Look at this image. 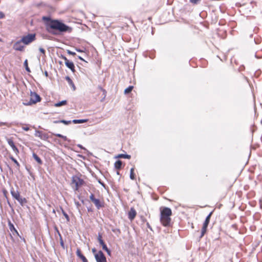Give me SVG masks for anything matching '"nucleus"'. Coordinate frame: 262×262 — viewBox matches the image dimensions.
I'll use <instances>...</instances> for the list:
<instances>
[{
    "label": "nucleus",
    "mask_w": 262,
    "mask_h": 262,
    "mask_svg": "<svg viewBox=\"0 0 262 262\" xmlns=\"http://www.w3.org/2000/svg\"><path fill=\"white\" fill-rule=\"evenodd\" d=\"M212 213L213 212L211 211L210 212L208 215L206 217V219L203 223L205 225H207L208 226L209 225V223L210 222V219H211V215L212 214Z\"/></svg>",
    "instance_id": "23"
},
{
    "label": "nucleus",
    "mask_w": 262,
    "mask_h": 262,
    "mask_svg": "<svg viewBox=\"0 0 262 262\" xmlns=\"http://www.w3.org/2000/svg\"><path fill=\"white\" fill-rule=\"evenodd\" d=\"M62 139H63L64 141H68V142H70L71 141V140H70L69 139H68L66 136H62V137L61 138Z\"/></svg>",
    "instance_id": "45"
},
{
    "label": "nucleus",
    "mask_w": 262,
    "mask_h": 262,
    "mask_svg": "<svg viewBox=\"0 0 262 262\" xmlns=\"http://www.w3.org/2000/svg\"><path fill=\"white\" fill-rule=\"evenodd\" d=\"M7 166H8V167L9 168V170H10V172L12 174H13V170H12V168H11L10 166H9V165H7Z\"/></svg>",
    "instance_id": "58"
},
{
    "label": "nucleus",
    "mask_w": 262,
    "mask_h": 262,
    "mask_svg": "<svg viewBox=\"0 0 262 262\" xmlns=\"http://www.w3.org/2000/svg\"><path fill=\"white\" fill-rule=\"evenodd\" d=\"M98 89H99L101 91H102L103 90H104L101 85H98Z\"/></svg>",
    "instance_id": "61"
},
{
    "label": "nucleus",
    "mask_w": 262,
    "mask_h": 262,
    "mask_svg": "<svg viewBox=\"0 0 262 262\" xmlns=\"http://www.w3.org/2000/svg\"><path fill=\"white\" fill-rule=\"evenodd\" d=\"M60 58H61L63 59L64 60V61H65V62H66V61H69V60H68V59H67V58L65 56H64L63 55H61V56H60Z\"/></svg>",
    "instance_id": "46"
},
{
    "label": "nucleus",
    "mask_w": 262,
    "mask_h": 262,
    "mask_svg": "<svg viewBox=\"0 0 262 262\" xmlns=\"http://www.w3.org/2000/svg\"><path fill=\"white\" fill-rule=\"evenodd\" d=\"M67 104V101L66 100H63L55 103L54 106L55 107H60L61 106L66 105Z\"/></svg>",
    "instance_id": "22"
},
{
    "label": "nucleus",
    "mask_w": 262,
    "mask_h": 262,
    "mask_svg": "<svg viewBox=\"0 0 262 262\" xmlns=\"http://www.w3.org/2000/svg\"><path fill=\"white\" fill-rule=\"evenodd\" d=\"M207 228H208V225H205L204 224H203V227L201 229V235L200 236V238H201L203 237V236L204 235V234L206 233V232L207 231Z\"/></svg>",
    "instance_id": "20"
},
{
    "label": "nucleus",
    "mask_w": 262,
    "mask_h": 262,
    "mask_svg": "<svg viewBox=\"0 0 262 262\" xmlns=\"http://www.w3.org/2000/svg\"><path fill=\"white\" fill-rule=\"evenodd\" d=\"M8 144L11 146L13 151L16 154H18L19 153V150L17 147L15 146L12 138H6Z\"/></svg>",
    "instance_id": "10"
},
{
    "label": "nucleus",
    "mask_w": 262,
    "mask_h": 262,
    "mask_svg": "<svg viewBox=\"0 0 262 262\" xmlns=\"http://www.w3.org/2000/svg\"><path fill=\"white\" fill-rule=\"evenodd\" d=\"M114 167L116 169L119 170L122 167V162L120 160H117L114 163Z\"/></svg>",
    "instance_id": "17"
},
{
    "label": "nucleus",
    "mask_w": 262,
    "mask_h": 262,
    "mask_svg": "<svg viewBox=\"0 0 262 262\" xmlns=\"http://www.w3.org/2000/svg\"><path fill=\"white\" fill-rule=\"evenodd\" d=\"M60 209L61 210V212H62L63 215L66 219L67 221L68 222H70V217L68 215V214L65 212V211L63 210V209L61 207H60Z\"/></svg>",
    "instance_id": "30"
},
{
    "label": "nucleus",
    "mask_w": 262,
    "mask_h": 262,
    "mask_svg": "<svg viewBox=\"0 0 262 262\" xmlns=\"http://www.w3.org/2000/svg\"><path fill=\"white\" fill-rule=\"evenodd\" d=\"M2 125H6V126L9 127V126H10L11 124L8 123L7 122H0V126H2Z\"/></svg>",
    "instance_id": "39"
},
{
    "label": "nucleus",
    "mask_w": 262,
    "mask_h": 262,
    "mask_svg": "<svg viewBox=\"0 0 262 262\" xmlns=\"http://www.w3.org/2000/svg\"><path fill=\"white\" fill-rule=\"evenodd\" d=\"M104 251H106V252L109 256L111 255V250L110 249L107 248L105 250H104Z\"/></svg>",
    "instance_id": "44"
},
{
    "label": "nucleus",
    "mask_w": 262,
    "mask_h": 262,
    "mask_svg": "<svg viewBox=\"0 0 262 262\" xmlns=\"http://www.w3.org/2000/svg\"><path fill=\"white\" fill-rule=\"evenodd\" d=\"M39 51H40V52L41 53H42V54H43L44 55H45V54H46V51H45V50L43 48H41V47H40V48H39Z\"/></svg>",
    "instance_id": "42"
},
{
    "label": "nucleus",
    "mask_w": 262,
    "mask_h": 262,
    "mask_svg": "<svg viewBox=\"0 0 262 262\" xmlns=\"http://www.w3.org/2000/svg\"><path fill=\"white\" fill-rule=\"evenodd\" d=\"M242 76L243 77V78L246 80L247 82L248 81V78L246 76H245L242 73Z\"/></svg>",
    "instance_id": "57"
},
{
    "label": "nucleus",
    "mask_w": 262,
    "mask_h": 262,
    "mask_svg": "<svg viewBox=\"0 0 262 262\" xmlns=\"http://www.w3.org/2000/svg\"><path fill=\"white\" fill-rule=\"evenodd\" d=\"M77 256L81 259L82 262H88L86 258L83 255L80 249H77L76 250Z\"/></svg>",
    "instance_id": "14"
},
{
    "label": "nucleus",
    "mask_w": 262,
    "mask_h": 262,
    "mask_svg": "<svg viewBox=\"0 0 262 262\" xmlns=\"http://www.w3.org/2000/svg\"><path fill=\"white\" fill-rule=\"evenodd\" d=\"M35 136L40 138L41 140H47L49 139L48 134L43 133L42 131L35 130Z\"/></svg>",
    "instance_id": "11"
},
{
    "label": "nucleus",
    "mask_w": 262,
    "mask_h": 262,
    "mask_svg": "<svg viewBox=\"0 0 262 262\" xmlns=\"http://www.w3.org/2000/svg\"><path fill=\"white\" fill-rule=\"evenodd\" d=\"M77 146L79 147L80 149L84 150V154H86L88 156L92 155V154L86 148H85L84 146H83L80 144H78Z\"/></svg>",
    "instance_id": "24"
},
{
    "label": "nucleus",
    "mask_w": 262,
    "mask_h": 262,
    "mask_svg": "<svg viewBox=\"0 0 262 262\" xmlns=\"http://www.w3.org/2000/svg\"><path fill=\"white\" fill-rule=\"evenodd\" d=\"M253 34H251L249 35V37H250V38H252L253 37Z\"/></svg>",
    "instance_id": "64"
},
{
    "label": "nucleus",
    "mask_w": 262,
    "mask_h": 262,
    "mask_svg": "<svg viewBox=\"0 0 262 262\" xmlns=\"http://www.w3.org/2000/svg\"><path fill=\"white\" fill-rule=\"evenodd\" d=\"M259 30V28L257 27H255L254 29H253V32L255 33H257L258 32Z\"/></svg>",
    "instance_id": "49"
},
{
    "label": "nucleus",
    "mask_w": 262,
    "mask_h": 262,
    "mask_svg": "<svg viewBox=\"0 0 262 262\" xmlns=\"http://www.w3.org/2000/svg\"><path fill=\"white\" fill-rule=\"evenodd\" d=\"M92 253L95 255L96 253H97V251L95 248H93L92 249Z\"/></svg>",
    "instance_id": "48"
},
{
    "label": "nucleus",
    "mask_w": 262,
    "mask_h": 262,
    "mask_svg": "<svg viewBox=\"0 0 262 262\" xmlns=\"http://www.w3.org/2000/svg\"><path fill=\"white\" fill-rule=\"evenodd\" d=\"M35 33H28L26 35L21 37L20 40L24 45H29L36 40Z\"/></svg>",
    "instance_id": "4"
},
{
    "label": "nucleus",
    "mask_w": 262,
    "mask_h": 262,
    "mask_svg": "<svg viewBox=\"0 0 262 262\" xmlns=\"http://www.w3.org/2000/svg\"><path fill=\"white\" fill-rule=\"evenodd\" d=\"M137 215V212L136 210L132 207L130 209V210L128 212V218L130 221H133L135 219L136 216Z\"/></svg>",
    "instance_id": "12"
},
{
    "label": "nucleus",
    "mask_w": 262,
    "mask_h": 262,
    "mask_svg": "<svg viewBox=\"0 0 262 262\" xmlns=\"http://www.w3.org/2000/svg\"><path fill=\"white\" fill-rule=\"evenodd\" d=\"M98 183L104 188H105V184L100 179L98 180Z\"/></svg>",
    "instance_id": "43"
},
{
    "label": "nucleus",
    "mask_w": 262,
    "mask_h": 262,
    "mask_svg": "<svg viewBox=\"0 0 262 262\" xmlns=\"http://www.w3.org/2000/svg\"><path fill=\"white\" fill-rule=\"evenodd\" d=\"M24 66L25 68V70H26V71L28 73H30L31 72V70H30V69L29 68V66H28V60L27 59H26L24 62Z\"/></svg>",
    "instance_id": "32"
},
{
    "label": "nucleus",
    "mask_w": 262,
    "mask_h": 262,
    "mask_svg": "<svg viewBox=\"0 0 262 262\" xmlns=\"http://www.w3.org/2000/svg\"><path fill=\"white\" fill-rule=\"evenodd\" d=\"M4 17H5L4 13L3 12L0 11V19H2L3 18H4Z\"/></svg>",
    "instance_id": "50"
},
{
    "label": "nucleus",
    "mask_w": 262,
    "mask_h": 262,
    "mask_svg": "<svg viewBox=\"0 0 262 262\" xmlns=\"http://www.w3.org/2000/svg\"><path fill=\"white\" fill-rule=\"evenodd\" d=\"M78 59H79L81 61H85V62H86L82 57H81L80 56H78Z\"/></svg>",
    "instance_id": "60"
},
{
    "label": "nucleus",
    "mask_w": 262,
    "mask_h": 262,
    "mask_svg": "<svg viewBox=\"0 0 262 262\" xmlns=\"http://www.w3.org/2000/svg\"><path fill=\"white\" fill-rule=\"evenodd\" d=\"M200 2L201 0H189V2L193 5H198Z\"/></svg>",
    "instance_id": "37"
},
{
    "label": "nucleus",
    "mask_w": 262,
    "mask_h": 262,
    "mask_svg": "<svg viewBox=\"0 0 262 262\" xmlns=\"http://www.w3.org/2000/svg\"><path fill=\"white\" fill-rule=\"evenodd\" d=\"M32 157L37 162L39 165H41L42 164V161L40 159V158L35 152H33L32 154Z\"/></svg>",
    "instance_id": "19"
},
{
    "label": "nucleus",
    "mask_w": 262,
    "mask_h": 262,
    "mask_svg": "<svg viewBox=\"0 0 262 262\" xmlns=\"http://www.w3.org/2000/svg\"><path fill=\"white\" fill-rule=\"evenodd\" d=\"M8 225L9 226V230H10L11 233H10V236L11 237V239L12 241H14V238L12 236L13 235H17L19 236V234L18 232L17 231V229L14 227L13 224L11 222L10 220H8Z\"/></svg>",
    "instance_id": "6"
},
{
    "label": "nucleus",
    "mask_w": 262,
    "mask_h": 262,
    "mask_svg": "<svg viewBox=\"0 0 262 262\" xmlns=\"http://www.w3.org/2000/svg\"><path fill=\"white\" fill-rule=\"evenodd\" d=\"M61 123L64 124V125H68L72 123V121L71 120H64V119H61Z\"/></svg>",
    "instance_id": "33"
},
{
    "label": "nucleus",
    "mask_w": 262,
    "mask_h": 262,
    "mask_svg": "<svg viewBox=\"0 0 262 262\" xmlns=\"http://www.w3.org/2000/svg\"><path fill=\"white\" fill-rule=\"evenodd\" d=\"M42 20L44 22L47 31L54 35L59 36L65 33H70L72 29L60 19H52L50 16H43Z\"/></svg>",
    "instance_id": "1"
},
{
    "label": "nucleus",
    "mask_w": 262,
    "mask_h": 262,
    "mask_svg": "<svg viewBox=\"0 0 262 262\" xmlns=\"http://www.w3.org/2000/svg\"><path fill=\"white\" fill-rule=\"evenodd\" d=\"M9 158L12 161H13L15 163V164H16L17 168L19 169L20 167V164L16 160V159L14 158L12 155H10L9 156Z\"/></svg>",
    "instance_id": "26"
},
{
    "label": "nucleus",
    "mask_w": 262,
    "mask_h": 262,
    "mask_svg": "<svg viewBox=\"0 0 262 262\" xmlns=\"http://www.w3.org/2000/svg\"><path fill=\"white\" fill-rule=\"evenodd\" d=\"M146 55L147 56H148L151 59H154L155 58V56H156V55H155V51H149V52H146Z\"/></svg>",
    "instance_id": "29"
},
{
    "label": "nucleus",
    "mask_w": 262,
    "mask_h": 262,
    "mask_svg": "<svg viewBox=\"0 0 262 262\" xmlns=\"http://www.w3.org/2000/svg\"><path fill=\"white\" fill-rule=\"evenodd\" d=\"M80 201L83 204H84V201L83 199H81Z\"/></svg>",
    "instance_id": "63"
},
{
    "label": "nucleus",
    "mask_w": 262,
    "mask_h": 262,
    "mask_svg": "<svg viewBox=\"0 0 262 262\" xmlns=\"http://www.w3.org/2000/svg\"><path fill=\"white\" fill-rule=\"evenodd\" d=\"M65 79L68 82L69 85L73 88V91H75L76 90V86L72 79L69 76H67L65 77Z\"/></svg>",
    "instance_id": "16"
},
{
    "label": "nucleus",
    "mask_w": 262,
    "mask_h": 262,
    "mask_svg": "<svg viewBox=\"0 0 262 262\" xmlns=\"http://www.w3.org/2000/svg\"><path fill=\"white\" fill-rule=\"evenodd\" d=\"M61 123V120H54L53 121V123L54 124H58Z\"/></svg>",
    "instance_id": "56"
},
{
    "label": "nucleus",
    "mask_w": 262,
    "mask_h": 262,
    "mask_svg": "<svg viewBox=\"0 0 262 262\" xmlns=\"http://www.w3.org/2000/svg\"><path fill=\"white\" fill-rule=\"evenodd\" d=\"M55 229L56 230V231L57 232V233H58V235L59 236L60 246L62 247V248L63 249H64L65 248V246H64V242L63 241L62 236H61L60 233L59 232V230H58V229L57 227H55Z\"/></svg>",
    "instance_id": "18"
},
{
    "label": "nucleus",
    "mask_w": 262,
    "mask_h": 262,
    "mask_svg": "<svg viewBox=\"0 0 262 262\" xmlns=\"http://www.w3.org/2000/svg\"><path fill=\"white\" fill-rule=\"evenodd\" d=\"M90 199L95 204L98 209H100L101 208L104 207V203L101 202L99 199L95 198L93 193L91 194Z\"/></svg>",
    "instance_id": "7"
},
{
    "label": "nucleus",
    "mask_w": 262,
    "mask_h": 262,
    "mask_svg": "<svg viewBox=\"0 0 262 262\" xmlns=\"http://www.w3.org/2000/svg\"><path fill=\"white\" fill-rule=\"evenodd\" d=\"M41 98L39 94L35 92H30V98L29 101L27 100L23 101V104L25 106L31 105L40 102Z\"/></svg>",
    "instance_id": "3"
},
{
    "label": "nucleus",
    "mask_w": 262,
    "mask_h": 262,
    "mask_svg": "<svg viewBox=\"0 0 262 262\" xmlns=\"http://www.w3.org/2000/svg\"><path fill=\"white\" fill-rule=\"evenodd\" d=\"M17 201L21 206H23L24 204L27 202V200L25 198H21V196Z\"/></svg>",
    "instance_id": "28"
},
{
    "label": "nucleus",
    "mask_w": 262,
    "mask_h": 262,
    "mask_svg": "<svg viewBox=\"0 0 262 262\" xmlns=\"http://www.w3.org/2000/svg\"><path fill=\"white\" fill-rule=\"evenodd\" d=\"M67 53H68V54L71 55H73V56H75V55H76L75 52L71 51H70L69 50H67Z\"/></svg>",
    "instance_id": "41"
},
{
    "label": "nucleus",
    "mask_w": 262,
    "mask_h": 262,
    "mask_svg": "<svg viewBox=\"0 0 262 262\" xmlns=\"http://www.w3.org/2000/svg\"><path fill=\"white\" fill-rule=\"evenodd\" d=\"M134 170L135 169L134 167H132L130 170L129 178L132 180H134L136 179V174L134 172Z\"/></svg>",
    "instance_id": "27"
},
{
    "label": "nucleus",
    "mask_w": 262,
    "mask_h": 262,
    "mask_svg": "<svg viewBox=\"0 0 262 262\" xmlns=\"http://www.w3.org/2000/svg\"><path fill=\"white\" fill-rule=\"evenodd\" d=\"M52 134L54 136H55L56 137H59V138H62V135L60 134H53L52 133Z\"/></svg>",
    "instance_id": "47"
},
{
    "label": "nucleus",
    "mask_w": 262,
    "mask_h": 262,
    "mask_svg": "<svg viewBox=\"0 0 262 262\" xmlns=\"http://www.w3.org/2000/svg\"><path fill=\"white\" fill-rule=\"evenodd\" d=\"M245 70V67L244 65L242 64L239 67V68L237 69V71L238 72L241 73L243 71H244Z\"/></svg>",
    "instance_id": "36"
},
{
    "label": "nucleus",
    "mask_w": 262,
    "mask_h": 262,
    "mask_svg": "<svg viewBox=\"0 0 262 262\" xmlns=\"http://www.w3.org/2000/svg\"><path fill=\"white\" fill-rule=\"evenodd\" d=\"M66 66L71 70V71L74 73L75 72V65L72 61H67L65 62Z\"/></svg>",
    "instance_id": "13"
},
{
    "label": "nucleus",
    "mask_w": 262,
    "mask_h": 262,
    "mask_svg": "<svg viewBox=\"0 0 262 262\" xmlns=\"http://www.w3.org/2000/svg\"><path fill=\"white\" fill-rule=\"evenodd\" d=\"M146 226L148 229H149L150 230L152 231V228H151V226L149 225L148 222L146 223Z\"/></svg>",
    "instance_id": "52"
},
{
    "label": "nucleus",
    "mask_w": 262,
    "mask_h": 262,
    "mask_svg": "<svg viewBox=\"0 0 262 262\" xmlns=\"http://www.w3.org/2000/svg\"><path fill=\"white\" fill-rule=\"evenodd\" d=\"M88 121L87 119H74L72 120V123L74 124L83 123Z\"/></svg>",
    "instance_id": "25"
},
{
    "label": "nucleus",
    "mask_w": 262,
    "mask_h": 262,
    "mask_svg": "<svg viewBox=\"0 0 262 262\" xmlns=\"http://www.w3.org/2000/svg\"><path fill=\"white\" fill-rule=\"evenodd\" d=\"M23 129L25 131H28L30 129V128L28 126H24L23 127Z\"/></svg>",
    "instance_id": "55"
},
{
    "label": "nucleus",
    "mask_w": 262,
    "mask_h": 262,
    "mask_svg": "<svg viewBox=\"0 0 262 262\" xmlns=\"http://www.w3.org/2000/svg\"><path fill=\"white\" fill-rule=\"evenodd\" d=\"M75 50H76V51L77 52H80V53L83 52V50H82V49H80V48H76L75 49Z\"/></svg>",
    "instance_id": "51"
},
{
    "label": "nucleus",
    "mask_w": 262,
    "mask_h": 262,
    "mask_svg": "<svg viewBox=\"0 0 262 262\" xmlns=\"http://www.w3.org/2000/svg\"><path fill=\"white\" fill-rule=\"evenodd\" d=\"M88 211L89 212H92L93 211V210L92 209L91 207H87Z\"/></svg>",
    "instance_id": "59"
},
{
    "label": "nucleus",
    "mask_w": 262,
    "mask_h": 262,
    "mask_svg": "<svg viewBox=\"0 0 262 262\" xmlns=\"http://www.w3.org/2000/svg\"><path fill=\"white\" fill-rule=\"evenodd\" d=\"M251 5H252V7L253 8L254 6H256V2L255 1H252L251 2Z\"/></svg>",
    "instance_id": "53"
},
{
    "label": "nucleus",
    "mask_w": 262,
    "mask_h": 262,
    "mask_svg": "<svg viewBox=\"0 0 262 262\" xmlns=\"http://www.w3.org/2000/svg\"><path fill=\"white\" fill-rule=\"evenodd\" d=\"M10 193L12 196L16 200L20 197L19 192L17 190L15 191L13 188L11 189Z\"/></svg>",
    "instance_id": "15"
},
{
    "label": "nucleus",
    "mask_w": 262,
    "mask_h": 262,
    "mask_svg": "<svg viewBox=\"0 0 262 262\" xmlns=\"http://www.w3.org/2000/svg\"><path fill=\"white\" fill-rule=\"evenodd\" d=\"M102 92L103 98H102L101 101H102L105 99V98L106 96V93H107V92L105 89L103 90Z\"/></svg>",
    "instance_id": "38"
},
{
    "label": "nucleus",
    "mask_w": 262,
    "mask_h": 262,
    "mask_svg": "<svg viewBox=\"0 0 262 262\" xmlns=\"http://www.w3.org/2000/svg\"><path fill=\"white\" fill-rule=\"evenodd\" d=\"M133 88H134L133 86L129 85V86H128L127 88H126L124 90V94H129L132 91Z\"/></svg>",
    "instance_id": "31"
},
{
    "label": "nucleus",
    "mask_w": 262,
    "mask_h": 262,
    "mask_svg": "<svg viewBox=\"0 0 262 262\" xmlns=\"http://www.w3.org/2000/svg\"><path fill=\"white\" fill-rule=\"evenodd\" d=\"M112 231L114 233H118V234H120V233H121L120 230L118 228L112 229Z\"/></svg>",
    "instance_id": "40"
},
{
    "label": "nucleus",
    "mask_w": 262,
    "mask_h": 262,
    "mask_svg": "<svg viewBox=\"0 0 262 262\" xmlns=\"http://www.w3.org/2000/svg\"><path fill=\"white\" fill-rule=\"evenodd\" d=\"M97 239H98V242L99 243H100L101 242L103 241V239H102V235L100 232H99L98 234Z\"/></svg>",
    "instance_id": "35"
},
{
    "label": "nucleus",
    "mask_w": 262,
    "mask_h": 262,
    "mask_svg": "<svg viewBox=\"0 0 262 262\" xmlns=\"http://www.w3.org/2000/svg\"><path fill=\"white\" fill-rule=\"evenodd\" d=\"M21 40H19L15 42L13 46V49L17 51L23 52L25 50V46L21 44Z\"/></svg>",
    "instance_id": "9"
},
{
    "label": "nucleus",
    "mask_w": 262,
    "mask_h": 262,
    "mask_svg": "<svg viewBox=\"0 0 262 262\" xmlns=\"http://www.w3.org/2000/svg\"><path fill=\"white\" fill-rule=\"evenodd\" d=\"M172 211L170 208L164 207L160 210V222L163 226L168 227L170 226Z\"/></svg>",
    "instance_id": "2"
},
{
    "label": "nucleus",
    "mask_w": 262,
    "mask_h": 262,
    "mask_svg": "<svg viewBox=\"0 0 262 262\" xmlns=\"http://www.w3.org/2000/svg\"><path fill=\"white\" fill-rule=\"evenodd\" d=\"M44 74L46 77L49 76L48 72L46 71L45 72Z\"/></svg>",
    "instance_id": "62"
},
{
    "label": "nucleus",
    "mask_w": 262,
    "mask_h": 262,
    "mask_svg": "<svg viewBox=\"0 0 262 262\" xmlns=\"http://www.w3.org/2000/svg\"><path fill=\"white\" fill-rule=\"evenodd\" d=\"M99 244L101 246L103 250H105L107 248L106 244L105 243L104 241H102L100 243H99Z\"/></svg>",
    "instance_id": "34"
},
{
    "label": "nucleus",
    "mask_w": 262,
    "mask_h": 262,
    "mask_svg": "<svg viewBox=\"0 0 262 262\" xmlns=\"http://www.w3.org/2000/svg\"><path fill=\"white\" fill-rule=\"evenodd\" d=\"M75 204L77 208H79L81 205L79 203V202H75Z\"/></svg>",
    "instance_id": "54"
},
{
    "label": "nucleus",
    "mask_w": 262,
    "mask_h": 262,
    "mask_svg": "<svg viewBox=\"0 0 262 262\" xmlns=\"http://www.w3.org/2000/svg\"><path fill=\"white\" fill-rule=\"evenodd\" d=\"M116 158L130 159L131 158V156L127 154H120L116 156Z\"/></svg>",
    "instance_id": "21"
},
{
    "label": "nucleus",
    "mask_w": 262,
    "mask_h": 262,
    "mask_svg": "<svg viewBox=\"0 0 262 262\" xmlns=\"http://www.w3.org/2000/svg\"><path fill=\"white\" fill-rule=\"evenodd\" d=\"M72 182L73 183L75 184V190H77L78 188L81 186L84 183V180L80 178L79 177L75 175L72 178Z\"/></svg>",
    "instance_id": "5"
},
{
    "label": "nucleus",
    "mask_w": 262,
    "mask_h": 262,
    "mask_svg": "<svg viewBox=\"0 0 262 262\" xmlns=\"http://www.w3.org/2000/svg\"><path fill=\"white\" fill-rule=\"evenodd\" d=\"M95 258L97 262H107L106 258L101 250L95 254Z\"/></svg>",
    "instance_id": "8"
}]
</instances>
